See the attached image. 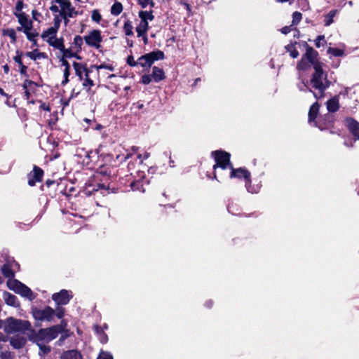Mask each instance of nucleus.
<instances>
[{"instance_id":"f257e3e1","label":"nucleus","mask_w":359,"mask_h":359,"mask_svg":"<svg viewBox=\"0 0 359 359\" xmlns=\"http://www.w3.org/2000/svg\"><path fill=\"white\" fill-rule=\"evenodd\" d=\"M332 81L328 79L327 72L323 69V65H315V71L309 80H302L297 86L300 91H309L317 100L325 96V91L330 87Z\"/></svg>"},{"instance_id":"f03ea898","label":"nucleus","mask_w":359,"mask_h":359,"mask_svg":"<svg viewBox=\"0 0 359 359\" xmlns=\"http://www.w3.org/2000/svg\"><path fill=\"white\" fill-rule=\"evenodd\" d=\"M1 272L8 279L7 285L10 290L29 301L35 299L36 297L30 288L20 281L13 278L15 276L14 269H11L8 263L4 264L1 268Z\"/></svg>"},{"instance_id":"7ed1b4c3","label":"nucleus","mask_w":359,"mask_h":359,"mask_svg":"<svg viewBox=\"0 0 359 359\" xmlns=\"http://www.w3.org/2000/svg\"><path fill=\"white\" fill-rule=\"evenodd\" d=\"M4 330L8 334L17 332L25 333L31 330V323L28 320L9 317L4 320Z\"/></svg>"},{"instance_id":"20e7f679","label":"nucleus","mask_w":359,"mask_h":359,"mask_svg":"<svg viewBox=\"0 0 359 359\" xmlns=\"http://www.w3.org/2000/svg\"><path fill=\"white\" fill-rule=\"evenodd\" d=\"M50 10L53 13H59L60 15L65 16H77L81 14V12L75 10L69 0H53Z\"/></svg>"},{"instance_id":"39448f33","label":"nucleus","mask_w":359,"mask_h":359,"mask_svg":"<svg viewBox=\"0 0 359 359\" xmlns=\"http://www.w3.org/2000/svg\"><path fill=\"white\" fill-rule=\"evenodd\" d=\"M318 54L316 50L311 47H307L305 54L297 64V69L298 70L305 71L312 66L315 71V65L316 64L323 65L318 61Z\"/></svg>"},{"instance_id":"423d86ee","label":"nucleus","mask_w":359,"mask_h":359,"mask_svg":"<svg viewBox=\"0 0 359 359\" xmlns=\"http://www.w3.org/2000/svg\"><path fill=\"white\" fill-rule=\"evenodd\" d=\"M212 156L214 158L216 164L214 165L213 169L216 170L217 168L222 169L231 168L232 166L230 162V154L224 151H215L212 152Z\"/></svg>"},{"instance_id":"0eeeda50","label":"nucleus","mask_w":359,"mask_h":359,"mask_svg":"<svg viewBox=\"0 0 359 359\" xmlns=\"http://www.w3.org/2000/svg\"><path fill=\"white\" fill-rule=\"evenodd\" d=\"M164 53L161 50L152 51L139 57L137 62L142 67H150L157 60H163Z\"/></svg>"},{"instance_id":"6e6552de","label":"nucleus","mask_w":359,"mask_h":359,"mask_svg":"<svg viewBox=\"0 0 359 359\" xmlns=\"http://www.w3.org/2000/svg\"><path fill=\"white\" fill-rule=\"evenodd\" d=\"M55 311L47 306L43 309H34L32 315L36 320L50 322L53 320Z\"/></svg>"},{"instance_id":"1a4fd4ad","label":"nucleus","mask_w":359,"mask_h":359,"mask_svg":"<svg viewBox=\"0 0 359 359\" xmlns=\"http://www.w3.org/2000/svg\"><path fill=\"white\" fill-rule=\"evenodd\" d=\"M83 39L88 46L98 49L100 47V43L102 41L100 31L94 29L90 32L88 35H86Z\"/></svg>"},{"instance_id":"9d476101","label":"nucleus","mask_w":359,"mask_h":359,"mask_svg":"<svg viewBox=\"0 0 359 359\" xmlns=\"http://www.w3.org/2000/svg\"><path fill=\"white\" fill-rule=\"evenodd\" d=\"M43 170L39 167L34 165L32 172L27 175L28 184L33 187L36 182H41L43 179Z\"/></svg>"},{"instance_id":"9b49d317","label":"nucleus","mask_w":359,"mask_h":359,"mask_svg":"<svg viewBox=\"0 0 359 359\" xmlns=\"http://www.w3.org/2000/svg\"><path fill=\"white\" fill-rule=\"evenodd\" d=\"M31 334L29 336V341L36 343V344H43L48 342L45 329L41 328L37 332L32 330L31 327Z\"/></svg>"},{"instance_id":"f8f14e48","label":"nucleus","mask_w":359,"mask_h":359,"mask_svg":"<svg viewBox=\"0 0 359 359\" xmlns=\"http://www.w3.org/2000/svg\"><path fill=\"white\" fill-rule=\"evenodd\" d=\"M72 296L69 294V291L66 290H62L57 293H55L52 296L53 300L57 305H66L67 304Z\"/></svg>"},{"instance_id":"ddd939ff","label":"nucleus","mask_w":359,"mask_h":359,"mask_svg":"<svg viewBox=\"0 0 359 359\" xmlns=\"http://www.w3.org/2000/svg\"><path fill=\"white\" fill-rule=\"evenodd\" d=\"M345 123L350 133L355 137V140H359V122L353 118H347Z\"/></svg>"},{"instance_id":"4468645a","label":"nucleus","mask_w":359,"mask_h":359,"mask_svg":"<svg viewBox=\"0 0 359 359\" xmlns=\"http://www.w3.org/2000/svg\"><path fill=\"white\" fill-rule=\"evenodd\" d=\"M333 115L327 113L324 116V117L319 118L317 121L315 122V126L323 130L329 127L333 123Z\"/></svg>"},{"instance_id":"2eb2a0df","label":"nucleus","mask_w":359,"mask_h":359,"mask_svg":"<svg viewBox=\"0 0 359 359\" xmlns=\"http://www.w3.org/2000/svg\"><path fill=\"white\" fill-rule=\"evenodd\" d=\"M15 15L18 18L20 25L24 27V31L33 29L32 22L29 20L25 13H15Z\"/></svg>"},{"instance_id":"dca6fc26","label":"nucleus","mask_w":359,"mask_h":359,"mask_svg":"<svg viewBox=\"0 0 359 359\" xmlns=\"http://www.w3.org/2000/svg\"><path fill=\"white\" fill-rule=\"evenodd\" d=\"M10 344L15 349H20L25 346L27 342L26 337L21 335H15L10 338Z\"/></svg>"},{"instance_id":"f3484780","label":"nucleus","mask_w":359,"mask_h":359,"mask_svg":"<svg viewBox=\"0 0 359 359\" xmlns=\"http://www.w3.org/2000/svg\"><path fill=\"white\" fill-rule=\"evenodd\" d=\"M62 331V328L60 325H55L45 329L48 342L55 339Z\"/></svg>"},{"instance_id":"a211bd4d","label":"nucleus","mask_w":359,"mask_h":359,"mask_svg":"<svg viewBox=\"0 0 359 359\" xmlns=\"http://www.w3.org/2000/svg\"><path fill=\"white\" fill-rule=\"evenodd\" d=\"M73 67L75 70L76 75L79 77L80 81L83 80V76L86 75V73L90 72L86 66L81 63L74 62Z\"/></svg>"},{"instance_id":"6ab92c4d","label":"nucleus","mask_w":359,"mask_h":359,"mask_svg":"<svg viewBox=\"0 0 359 359\" xmlns=\"http://www.w3.org/2000/svg\"><path fill=\"white\" fill-rule=\"evenodd\" d=\"M231 172L230 175L231 178H233V177L241 178L243 177L245 180L250 178V172L245 168H240L238 169H235L233 168V166H231Z\"/></svg>"},{"instance_id":"aec40b11","label":"nucleus","mask_w":359,"mask_h":359,"mask_svg":"<svg viewBox=\"0 0 359 359\" xmlns=\"http://www.w3.org/2000/svg\"><path fill=\"white\" fill-rule=\"evenodd\" d=\"M3 299L6 304L8 306H11L15 308L20 306V302L17 297L10 292H4L3 293Z\"/></svg>"},{"instance_id":"412c9836","label":"nucleus","mask_w":359,"mask_h":359,"mask_svg":"<svg viewBox=\"0 0 359 359\" xmlns=\"http://www.w3.org/2000/svg\"><path fill=\"white\" fill-rule=\"evenodd\" d=\"M319 111V104L318 102H314L310 107L309 111V123L310 124H313L315 126V122L317 121L316 120L317 118V116Z\"/></svg>"},{"instance_id":"4be33fe9","label":"nucleus","mask_w":359,"mask_h":359,"mask_svg":"<svg viewBox=\"0 0 359 359\" xmlns=\"http://www.w3.org/2000/svg\"><path fill=\"white\" fill-rule=\"evenodd\" d=\"M327 109L329 112H336L339 108V96H334L326 102Z\"/></svg>"},{"instance_id":"5701e85b","label":"nucleus","mask_w":359,"mask_h":359,"mask_svg":"<svg viewBox=\"0 0 359 359\" xmlns=\"http://www.w3.org/2000/svg\"><path fill=\"white\" fill-rule=\"evenodd\" d=\"M144 179V173L141 172L140 174V180L133 181L130 184V187L133 191H139L140 192L144 193L145 191V189L143 187L142 180Z\"/></svg>"},{"instance_id":"b1692460","label":"nucleus","mask_w":359,"mask_h":359,"mask_svg":"<svg viewBox=\"0 0 359 359\" xmlns=\"http://www.w3.org/2000/svg\"><path fill=\"white\" fill-rule=\"evenodd\" d=\"M46 42L53 48L58 49L60 52L64 49L65 45H64V39L63 38H54L53 39H47Z\"/></svg>"},{"instance_id":"393cba45","label":"nucleus","mask_w":359,"mask_h":359,"mask_svg":"<svg viewBox=\"0 0 359 359\" xmlns=\"http://www.w3.org/2000/svg\"><path fill=\"white\" fill-rule=\"evenodd\" d=\"M60 359H82V355L77 350H69L62 353Z\"/></svg>"},{"instance_id":"a878e982","label":"nucleus","mask_w":359,"mask_h":359,"mask_svg":"<svg viewBox=\"0 0 359 359\" xmlns=\"http://www.w3.org/2000/svg\"><path fill=\"white\" fill-rule=\"evenodd\" d=\"M83 38H82L81 36L77 35L74 38V41L72 43L71 48L76 51V53L81 52L82 49V45L83 43Z\"/></svg>"},{"instance_id":"bb28decb","label":"nucleus","mask_w":359,"mask_h":359,"mask_svg":"<svg viewBox=\"0 0 359 359\" xmlns=\"http://www.w3.org/2000/svg\"><path fill=\"white\" fill-rule=\"evenodd\" d=\"M151 76L155 82H159L165 79L163 70L157 67H153Z\"/></svg>"},{"instance_id":"cd10ccee","label":"nucleus","mask_w":359,"mask_h":359,"mask_svg":"<svg viewBox=\"0 0 359 359\" xmlns=\"http://www.w3.org/2000/svg\"><path fill=\"white\" fill-rule=\"evenodd\" d=\"M14 61L18 63L20 67V73L22 75H26L27 67L24 65L22 61V53L19 51L16 52V55L13 57Z\"/></svg>"},{"instance_id":"c85d7f7f","label":"nucleus","mask_w":359,"mask_h":359,"mask_svg":"<svg viewBox=\"0 0 359 359\" xmlns=\"http://www.w3.org/2000/svg\"><path fill=\"white\" fill-rule=\"evenodd\" d=\"M57 31L58 30L56 29L55 28L50 27L48 29H47L46 30L43 32V33L41 34V38L43 39H44L46 41L47 39H53L56 37Z\"/></svg>"},{"instance_id":"c756f323","label":"nucleus","mask_w":359,"mask_h":359,"mask_svg":"<svg viewBox=\"0 0 359 359\" xmlns=\"http://www.w3.org/2000/svg\"><path fill=\"white\" fill-rule=\"evenodd\" d=\"M148 29H149L148 22L140 21V24L136 27V32L137 34V37H140L141 36L147 34Z\"/></svg>"},{"instance_id":"7c9ffc66","label":"nucleus","mask_w":359,"mask_h":359,"mask_svg":"<svg viewBox=\"0 0 359 359\" xmlns=\"http://www.w3.org/2000/svg\"><path fill=\"white\" fill-rule=\"evenodd\" d=\"M100 189L107 190V187L104 184H97L96 185H90L89 184L85 190V192L87 195H90L93 191H97Z\"/></svg>"},{"instance_id":"2f4dec72","label":"nucleus","mask_w":359,"mask_h":359,"mask_svg":"<svg viewBox=\"0 0 359 359\" xmlns=\"http://www.w3.org/2000/svg\"><path fill=\"white\" fill-rule=\"evenodd\" d=\"M62 53V58H71L76 57L77 59H81L80 56H79L76 51H74L71 48L69 49L64 48V49L61 51Z\"/></svg>"},{"instance_id":"473e14b6","label":"nucleus","mask_w":359,"mask_h":359,"mask_svg":"<svg viewBox=\"0 0 359 359\" xmlns=\"http://www.w3.org/2000/svg\"><path fill=\"white\" fill-rule=\"evenodd\" d=\"M26 55L32 60H36V59L45 58L46 55L44 53L39 52L38 50H35L32 52H27Z\"/></svg>"},{"instance_id":"72a5a7b5","label":"nucleus","mask_w":359,"mask_h":359,"mask_svg":"<svg viewBox=\"0 0 359 359\" xmlns=\"http://www.w3.org/2000/svg\"><path fill=\"white\" fill-rule=\"evenodd\" d=\"M139 17L142 22H147L148 20H152L154 19V15L152 14V11H141L139 12Z\"/></svg>"},{"instance_id":"f704fd0d","label":"nucleus","mask_w":359,"mask_h":359,"mask_svg":"<svg viewBox=\"0 0 359 359\" xmlns=\"http://www.w3.org/2000/svg\"><path fill=\"white\" fill-rule=\"evenodd\" d=\"M82 81L83 88H86L87 90H90V88L94 86L93 81L89 77V73H86V75L83 76V80Z\"/></svg>"},{"instance_id":"c9c22d12","label":"nucleus","mask_w":359,"mask_h":359,"mask_svg":"<svg viewBox=\"0 0 359 359\" xmlns=\"http://www.w3.org/2000/svg\"><path fill=\"white\" fill-rule=\"evenodd\" d=\"M123 11V6L120 2H115L111 8V13L118 15Z\"/></svg>"},{"instance_id":"e433bc0d","label":"nucleus","mask_w":359,"mask_h":359,"mask_svg":"<svg viewBox=\"0 0 359 359\" xmlns=\"http://www.w3.org/2000/svg\"><path fill=\"white\" fill-rule=\"evenodd\" d=\"M337 13V11L332 10L330 11L325 17V25L330 26L333 22V18H334Z\"/></svg>"},{"instance_id":"4c0bfd02","label":"nucleus","mask_w":359,"mask_h":359,"mask_svg":"<svg viewBox=\"0 0 359 359\" xmlns=\"http://www.w3.org/2000/svg\"><path fill=\"white\" fill-rule=\"evenodd\" d=\"M39 348V355L42 357L50 352V347L49 346L44 345L43 344H37Z\"/></svg>"},{"instance_id":"58836bf2","label":"nucleus","mask_w":359,"mask_h":359,"mask_svg":"<svg viewBox=\"0 0 359 359\" xmlns=\"http://www.w3.org/2000/svg\"><path fill=\"white\" fill-rule=\"evenodd\" d=\"M133 27L131 22L128 20L124 23L123 31L126 36H132L133 34Z\"/></svg>"},{"instance_id":"ea45409f","label":"nucleus","mask_w":359,"mask_h":359,"mask_svg":"<svg viewBox=\"0 0 359 359\" xmlns=\"http://www.w3.org/2000/svg\"><path fill=\"white\" fill-rule=\"evenodd\" d=\"M285 49L287 52L290 53V55L292 58H297L298 57L299 52L292 44L287 45L285 46Z\"/></svg>"},{"instance_id":"a19ab883","label":"nucleus","mask_w":359,"mask_h":359,"mask_svg":"<svg viewBox=\"0 0 359 359\" xmlns=\"http://www.w3.org/2000/svg\"><path fill=\"white\" fill-rule=\"evenodd\" d=\"M97 359H114V357L109 351L101 350Z\"/></svg>"},{"instance_id":"79ce46f5","label":"nucleus","mask_w":359,"mask_h":359,"mask_svg":"<svg viewBox=\"0 0 359 359\" xmlns=\"http://www.w3.org/2000/svg\"><path fill=\"white\" fill-rule=\"evenodd\" d=\"M327 53L335 57H340L344 55V51L342 50L336 48H329Z\"/></svg>"},{"instance_id":"37998d69","label":"nucleus","mask_w":359,"mask_h":359,"mask_svg":"<svg viewBox=\"0 0 359 359\" xmlns=\"http://www.w3.org/2000/svg\"><path fill=\"white\" fill-rule=\"evenodd\" d=\"M352 89L351 88H345L343 90L340 91L339 95L338 96H343L344 97H347L348 99H352ZM353 94H355V92H353Z\"/></svg>"},{"instance_id":"c03bdc74","label":"nucleus","mask_w":359,"mask_h":359,"mask_svg":"<svg viewBox=\"0 0 359 359\" xmlns=\"http://www.w3.org/2000/svg\"><path fill=\"white\" fill-rule=\"evenodd\" d=\"M27 39L31 41H34L35 38L38 36L39 34L36 32H32V30L24 31Z\"/></svg>"},{"instance_id":"a18cd8bd","label":"nucleus","mask_w":359,"mask_h":359,"mask_svg":"<svg viewBox=\"0 0 359 359\" xmlns=\"http://www.w3.org/2000/svg\"><path fill=\"white\" fill-rule=\"evenodd\" d=\"M138 3L143 8H147L148 6L153 8L155 5L153 0H138Z\"/></svg>"},{"instance_id":"49530a36","label":"nucleus","mask_w":359,"mask_h":359,"mask_svg":"<svg viewBox=\"0 0 359 359\" xmlns=\"http://www.w3.org/2000/svg\"><path fill=\"white\" fill-rule=\"evenodd\" d=\"M245 187H246L247 191L249 193L254 194V193H257L258 192V189L257 188L255 189V188L252 187L250 178H249L248 180H246Z\"/></svg>"},{"instance_id":"de8ad7c7","label":"nucleus","mask_w":359,"mask_h":359,"mask_svg":"<svg viewBox=\"0 0 359 359\" xmlns=\"http://www.w3.org/2000/svg\"><path fill=\"white\" fill-rule=\"evenodd\" d=\"M316 46L317 48H320V46H323L325 45L326 41L325 40V36L323 35H320L317 37L316 40Z\"/></svg>"},{"instance_id":"09e8293b","label":"nucleus","mask_w":359,"mask_h":359,"mask_svg":"<svg viewBox=\"0 0 359 359\" xmlns=\"http://www.w3.org/2000/svg\"><path fill=\"white\" fill-rule=\"evenodd\" d=\"M302 13L299 12H294L292 14V24L297 25L302 20Z\"/></svg>"},{"instance_id":"8fccbe9b","label":"nucleus","mask_w":359,"mask_h":359,"mask_svg":"<svg viewBox=\"0 0 359 359\" xmlns=\"http://www.w3.org/2000/svg\"><path fill=\"white\" fill-rule=\"evenodd\" d=\"M61 21L62 18L60 16V14L55 15L53 19L54 25L53 26V27L58 30L60 26Z\"/></svg>"},{"instance_id":"3c124183","label":"nucleus","mask_w":359,"mask_h":359,"mask_svg":"<svg viewBox=\"0 0 359 359\" xmlns=\"http://www.w3.org/2000/svg\"><path fill=\"white\" fill-rule=\"evenodd\" d=\"M91 18H92V20L96 22H100V21L102 19L101 15L97 10H94L92 12Z\"/></svg>"},{"instance_id":"603ef678","label":"nucleus","mask_w":359,"mask_h":359,"mask_svg":"<svg viewBox=\"0 0 359 359\" xmlns=\"http://www.w3.org/2000/svg\"><path fill=\"white\" fill-rule=\"evenodd\" d=\"M142 79V83L145 84V85H148L151 83V81H152L153 78H152V76L151 74L149 75V74H144L142 76L141 78Z\"/></svg>"},{"instance_id":"864d4df0","label":"nucleus","mask_w":359,"mask_h":359,"mask_svg":"<svg viewBox=\"0 0 359 359\" xmlns=\"http://www.w3.org/2000/svg\"><path fill=\"white\" fill-rule=\"evenodd\" d=\"M69 75H70V71L64 70V80L61 82L62 86H65V85H67L69 83Z\"/></svg>"},{"instance_id":"5fc2aeb1","label":"nucleus","mask_w":359,"mask_h":359,"mask_svg":"<svg viewBox=\"0 0 359 359\" xmlns=\"http://www.w3.org/2000/svg\"><path fill=\"white\" fill-rule=\"evenodd\" d=\"M6 34L11 39L12 42H15L16 32L13 29H8Z\"/></svg>"},{"instance_id":"6e6d98bb","label":"nucleus","mask_w":359,"mask_h":359,"mask_svg":"<svg viewBox=\"0 0 359 359\" xmlns=\"http://www.w3.org/2000/svg\"><path fill=\"white\" fill-rule=\"evenodd\" d=\"M127 64L130 67H136L138 65L137 61H135L133 55H129L127 57Z\"/></svg>"},{"instance_id":"4d7b16f0","label":"nucleus","mask_w":359,"mask_h":359,"mask_svg":"<svg viewBox=\"0 0 359 359\" xmlns=\"http://www.w3.org/2000/svg\"><path fill=\"white\" fill-rule=\"evenodd\" d=\"M23 1L22 0H18L15 4V9L17 12H15V13H22V10L23 8Z\"/></svg>"},{"instance_id":"13d9d810","label":"nucleus","mask_w":359,"mask_h":359,"mask_svg":"<svg viewBox=\"0 0 359 359\" xmlns=\"http://www.w3.org/2000/svg\"><path fill=\"white\" fill-rule=\"evenodd\" d=\"M64 314H65V309L63 308L58 307L56 309L55 316H56L59 319H61L64 316Z\"/></svg>"},{"instance_id":"bf43d9fd","label":"nucleus","mask_w":359,"mask_h":359,"mask_svg":"<svg viewBox=\"0 0 359 359\" xmlns=\"http://www.w3.org/2000/svg\"><path fill=\"white\" fill-rule=\"evenodd\" d=\"M60 61L62 62V65L63 67H65L64 70L70 71V68H71V67H70V65H69V63L68 62V61H67V60H66L65 58H62H62L60 60Z\"/></svg>"},{"instance_id":"052dcab7","label":"nucleus","mask_w":359,"mask_h":359,"mask_svg":"<svg viewBox=\"0 0 359 359\" xmlns=\"http://www.w3.org/2000/svg\"><path fill=\"white\" fill-rule=\"evenodd\" d=\"M99 339L102 344H106L108 341V336L104 332L99 336Z\"/></svg>"},{"instance_id":"680f3d73","label":"nucleus","mask_w":359,"mask_h":359,"mask_svg":"<svg viewBox=\"0 0 359 359\" xmlns=\"http://www.w3.org/2000/svg\"><path fill=\"white\" fill-rule=\"evenodd\" d=\"M8 263L9 264L11 269H14V271L18 270L20 268L19 264L14 260H13L11 262Z\"/></svg>"},{"instance_id":"e2e57ef3","label":"nucleus","mask_w":359,"mask_h":359,"mask_svg":"<svg viewBox=\"0 0 359 359\" xmlns=\"http://www.w3.org/2000/svg\"><path fill=\"white\" fill-rule=\"evenodd\" d=\"M109 69L110 71H113L114 67L112 65L102 64L97 67V69Z\"/></svg>"},{"instance_id":"0e129e2a","label":"nucleus","mask_w":359,"mask_h":359,"mask_svg":"<svg viewBox=\"0 0 359 359\" xmlns=\"http://www.w3.org/2000/svg\"><path fill=\"white\" fill-rule=\"evenodd\" d=\"M62 19L64 20L65 25L67 26L69 22V18H76V16H65V15H60Z\"/></svg>"},{"instance_id":"69168bd1","label":"nucleus","mask_w":359,"mask_h":359,"mask_svg":"<svg viewBox=\"0 0 359 359\" xmlns=\"http://www.w3.org/2000/svg\"><path fill=\"white\" fill-rule=\"evenodd\" d=\"M95 331L99 336L104 332L103 330V327L99 325L95 326Z\"/></svg>"},{"instance_id":"338daca9","label":"nucleus","mask_w":359,"mask_h":359,"mask_svg":"<svg viewBox=\"0 0 359 359\" xmlns=\"http://www.w3.org/2000/svg\"><path fill=\"white\" fill-rule=\"evenodd\" d=\"M149 156H150L149 153L145 152L144 155L138 154L137 158L140 160H141V163H142V158H143V159L146 160V159H147L149 157Z\"/></svg>"},{"instance_id":"774afa93","label":"nucleus","mask_w":359,"mask_h":359,"mask_svg":"<svg viewBox=\"0 0 359 359\" xmlns=\"http://www.w3.org/2000/svg\"><path fill=\"white\" fill-rule=\"evenodd\" d=\"M33 83H34V82L30 81V80H25V81L23 83V88L25 89H27L29 86H30V85H32Z\"/></svg>"}]
</instances>
